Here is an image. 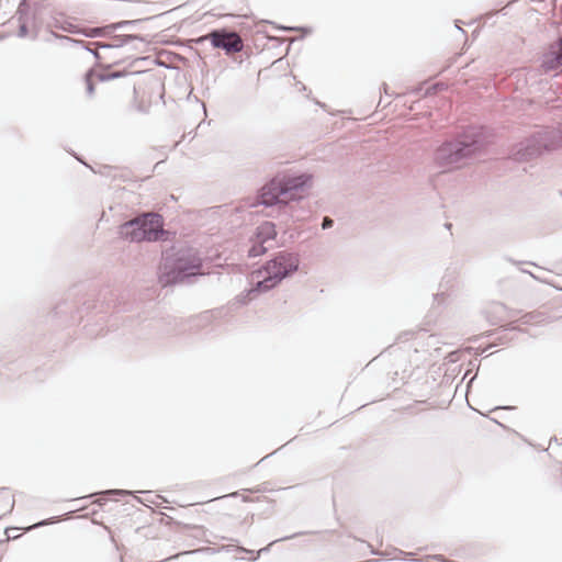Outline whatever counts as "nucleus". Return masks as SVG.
Instances as JSON below:
<instances>
[{"instance_id":"obj_38","label":"nucleus","mask_w":562,"mask_h":562,"mask_svg":"<svg viewBox=\"0 0 562 562\" xmlns=\"http://www.w3.org/2000/svg\"><path fill=\"white\" fill-rule=\"evenodd\" d=\"M236 495H237V493H232V494H229L228 496H233V497H234V496H236Z\"/></svg>"},{"instance_id":"obj_23","label":"nucleus","mask_w":562,"mask_h":562,"mask_svg":"<svg viewBox=\"0 0 562 562\" xmlns=\"http://www.w3.org/2000/svg\"><path fill=\"white\" fill-rule=\"evenodd\" d=\"M32 4V19L37 20V16L41 14L43 5L38 0H35L34 2H31Z\"/></svg>"},{"instance_id":"obj_6","label":"nucleus","mask_w":562,"mask_h":562,"mask_svg":"<svg viewBox=\"0 0 562 562\" xmlns=\"http://www.w3.org/2000/svg\"><path fill=\"white\" fill-rule=\"evenodd\" d=\"M205 40H210L214 48H220L226 55L240 53L244 49V42L239 34L228 29H214L205 35Z\"/></svg>"},{"instance_id":"obj_33","label":"nucleus","mask_w":562,"mask_h":562,"mask_svg":"<svg viewBox=\"0 0 562 562\" xmlns=\"http://www.w3.org/2000/svg\"><path fill=\"white\" fill-rule=\"evenodd\" d=\"M10 530H15V528H7L5 529L7 533H9ZM8 537H10V535H8Z\"/></svg>"},{"instance_id":"obj_1","label":"nucleus","mask_w":562,"mask_h":562,"mask_svg":"<svg viewBox=\"0 0 562 562\" xmlns=\"http://www.w3.org/2000/svg\"><path fill=\"white\" fill-rule=\"evenodd\" d=\"M488 138L487 127L470 125L436 149L435 162L448 170L460 168L485 148Z\"/></svg>"},{"instance_id":"obj_39","label":"nucleus","mask_w":562,"mask_h":562,"mask_svg":"<svg viewBox=\"0 0 562 562\" xmlns=\"http://www.w3.org/2000/svg\"><path fill=\"white\" fill-rule=\"evenodd\" d=\"M177 557H178V555L169 557V559H168V560H172V559H175V558H177Z\"/></svg>"},{"instance_id":"obj_19","label":"nucleus","mask_w":562,"mask_h":562,"mask_svg":"<svg viewBox=\"0 0 562 562\" xmlns=\"http://www.w3.org/2000/svg\"><path fill=\"white\" fill-rule=\"evenodd\" d=\"M102 494L123 497V496L132 495L133 492H131L128 490L113 488V490H106V491L102 492Z\"/></svg>"},{"instance_id":"obj_36","label":"nucleus","mask_w":562,"mask_h":562,"mask_svg":"<svg viewBox=\"0 0 562 562\" xmlns=\"http://www.w3.org/2000/svg\"><path fill=\"white\" fill-rule=\"evenodd\" d=\"M266 459H268V456L262 457L261 461H265Z\"/></svg>"},{"instance_id":"obj_22","label":"nucleus","mask_w":562,"mask_h":562,"mask_svg":"<svg viewBox=\"0 0 562 562\" xmlns=\"http://www.w3.org/2000/svg\"><path fill=\"white\" fill-rule=\"evenodd\" d=\"M447 88V85L443 83V82H436L434 83L432 86H430L427 91H426V94L427 95H430V94H435L437 93L438 91H442Z\"/></svg>"},{"instance_id":"obj_4","label":"nucleus","mask_w":562,"mask_h":562,"mask_svg":"<svg viewBox=\"0 0 562 562\" xmlns=\"http://www.w3.org/2000/svg\"><path fill=\"white\" fill-rule=\"evenodd\" d=\"M203 263L200 257L195 255H180L171 262H166L164 271L159 276V282L162 286L177 284L200 276Z\"/></svg>"},{"instance_id":"obj_8","label":"nucleus","mask_w":562,"mask_h":562,"mask_svg":"<svg viewBox=\"0 0 562 562\" xmlns=\"http://www.w3.org/2000/svg\"><path fill=\"white\" fill-rule=\"evenodd\" d=\"M257 273L262 276L261 280H258L250 289L254 295L266 293L277 288L281 282L276 276H271L268 272H261V269Z\"/></svg>"},{"instance_id":"obj_35","label":"nucleus","mask_w":562,"mask_h":562,"mask_svg":"<svg viewBox=\"0 0 562 562\" xmlns=\"http://www.w3.org/2000/svg\"><path fill=\"white\" fill-rule=\"evenodd\" d=\"M266 459H268V456L262 457L261 461H265Z\"/></svg>"},{"instance_id":"obj_37","label":"nucleus","mask_w":562,"mask_h":562,"mask_svg":"<svg viewBox=\"0 0 562 562\" xmlns=\"http://www.w3.org/2000/svg\"><path fill=\"white\" fill-rule=\"evenodd\" d=\"M266 459H268V456L262 457L261 461H265Z\"/></svg>"},{"instance_id":"obj_31","label":"nucleus","mask_w":562,"mask_h":562,"mask_svg":"<svg viewBox=\"0 0 562 562\" xmlns=\"http://www.w3.org/2000/svg\"><path fill=\"white\" fill-rule=\"evenodd\" d=\"M445 228L448 229V231H451L452 224L449 223V222L445 223Z\"/></svg>"},{"instance_id":"obj_27","label":"nucleus","mask_w":562,"mask_h":562,"mask_svg":"<svg viewBox=\"0 0 562 562\" xmlns=\"http://www.w3.org/2000/svg\"><path fill=\"white\" fill-rule=\"evenodd\" d=\"M13 507H14V498L11 497L10 502H9V510L8 512H11L13 509Z\"/></svg>"},{"instance_id":"obj_13","label":"nucleus","mask_w":562,"mask_h":562,"mask_svg":"<svg viewBox=\"0 0 562 562\" xmlns=\"http://www.w3.org/2000/svg\"><path fill=\"white\" fill-rule=\"evenodd\" d=\"M97 74H98V70H95V69H89L85 74L86 92L89 98L93 97L95 82L99 81L97 79Z\"/></svg>"},{"instance_id":"obj_11","label":"nucleus","mask_w":562,"mask_h":562,"mask_svg":"<svg viewBox=\"0 0 562 562\" xmlns=\"http://www.w3.org/2000/svg\"><path fill=\"white\" fill-rule=\"evenodd\" d=\"M277 237L276 225L272 222H263L260 224L254 234V238L266 244Z\"/></svg>"},{"instance_id":"obj_20","label":"nucleus","mask_w":562,"mask_h":562,"mask_svg":"<svg viewBox=\"0 0 562 562\" xmlns=\"http://www.w3.org/2000/svg\"><path fill=\"white\" fill-rule=\"evenodd\" d=\"M19 23V30H18V37L24 38L29 35V22L25 21H18Z\"/></svg>"},{"instance_id":"obj_14","label":"nucleus","mask_w":562,"mask_h":562,"mask_svg":"<svg viewBox=\"0 0 562 562\" xmlns=\"http://www.w3.org/2000/svg\"><path fill=\"white\" fill-rule=\"evenodd\" d=\"M125 75H127L126 71L102 69V70H98L97 79L100 82H105V81H110V80H114V79L124 77Z\"/></svg>"},{"instance_id":"obj_16","label":"nucleus","mask_w":562,"mask_h":562,"mask_svg":"<svg viewBox=\"0 0 562 562\" xmlns=\"http://www.w3.org/2000/svg\"><path fill=\"white\" fill-rule=\"evenodd\" d=\"M113 32L114 31H110L108 29V25H104V26L91 27V29H89V31L87 33H85V35L93 38V37L108 36V35H111Z\"/></svg>"},{"instance_id":"obj_18","label":"nucleus","mask_w":562,"mask_h":562,"mask_svg":"<svg viewBox=\"0 0 562 562\" xmlns=\"http://www.w3.org/2000/svg\"><path fill=\"white\" fill-rule=\"evenodd\" d=\"M255 297L251 289L243 291L239 295H237L236 301L241 304H248Z\"/></svg>"},{"instance_id":"obj_29","label":"nucleus","mask_w":562,"mask_h":562,"mask_svg":"<svg viewBox=\"0 0 562 562\" xmlns=\"http://www.w3.org/2000/svg\"><path fill=\"white\" fill-rule=\"evenodd\" d=\"M459 22H460L459 20H456V22H454V23H456V27H457V29H458L462 34H464V31L459 26Z\"/></svg>"},{"instance_id":"obj_26","label":"nucleus","mask_w":562,"mask_h":562,"mask_svg":"<svg viewBox=\"0 0 562 562\" xmlns=\"http://www.w3.org/2000/svg\"><path fill=\"white\" fill-rule=\"evenodd\" d=\"M47 524H48V521H47V520H41L40 522L35 524V525L33 526V528H37V527H41V526H45V525H47Z\"/></svg>"},{"instance_id":"obj_2","label":"nucleus","mask_w":562,"mask_h":562,"mask_svg":"<svg viewBox=\"0 0 562 562\" xmlns=\"http://www.w3.org/2000/svg\"><path fill=\"white\" fill-rule=\"evenodd\" d=\"M311 184L312 176L308 173L276 176L258 190L254 205L272 207L299 201L303 198V191Z\"/></svg>"},{"instance_id":"obj_7","label":"nucleus","mask_w":562,"mask_h":562,"mask_svg":"<svg viewBox=\"0 0 562 562\" xmlns=\"http://www.w3.org/2000/svg\"><path fill=\"white\" fill-rule=\"evenodd\" d=\"M307 532L306 531H300V532H295L293 535H290V536H285V537H282V538H279L272 542L269 543L268 547L266 548H262L260 549L256 555H254V551L252 550H248L244 547H238V546H234V544H227V546H223L221 550L223 551H226V552H235V551H239V552H246V553H249L251 554L250 557V560L251 561H256L257 559H259L260 557V553L261 552H266V551H269V548L274 544L276 542H279V541H286V540H290V539H294L296 537H300V536H303V535H306Z\"/></svg>"},{"instance_id":"obj_32","label":"nucleus","mask_w":562,"mask_h":562,"mask_svg":"<svg viewBox=\"0 0 562 562\" xmlns=\"http://www.w3.org/2000/svg\"><path fill=\"white\" fill-rule=\"evenodd\" d=\"M434 559H440L446 562V560L441 555H434ZM448 562V561H447Z\"/></svg>"},{"instance_id":"obj_12","label":"nucleus","mask_w":562,"mask_h":562,"mask_svg":"<svg viewBox=\"0 0 562 562\" xmlns=\"http://www.w3.org/2000/svg\"><path fill=\"white\" fill-rule=\"evenodd\" d=\"M32 4L30 0H21L19 2L15 18L18 21H25L35 24L37 20L32 19Z\"/></svg>"},{"instance_id":"obj_10","label":"nucleus","mask_w":562,"mask_h":562,"mask_svg":"<svg viewBox=\"0 0 562 562\" xmlns=\"http://www.w3.org/2000/svg\"><path fill=\"white\" fill-rule=\"evenodd\" d=\"M543 67L547 70L562 69V40L558 46H551L543 57Z\"/></svg>"},{"instance_id":"obj_24","label":"nucleus","mask_w":562,"mask_h":562,"mask_svg":"<svg viewBox=\"0 0 562 562\" xmlns=\"http://www.w3.org/2000/svg\"><path fill=\"white\" fill-rule=\"evenodd\" d=\"M398 555L394 557L393 559H400V560H411L413 553L412 552H405L402 550L397 551Z\"/></svg>"},{"instance_id":"obj_30","label":"nucleus","mask_w":562,"mask_h":562,"mask_svg":"<svg viewBox=\"0 0 562 562\" xmlns=\"http://www.w3.org/2000/svg\"><path fill=\"white\" fill-rule=\"evenodd\" d=\"M491 413H492V411H488L487 413H480V414H481L482 416H485V417H487V418L492 419V417H491Z\"/></svg>"},{"instance_id":"obj_17","label":"nucleus","mask_w":562,"mask_h":562,"mask_svg":"<svg viewBox=\"0 0 562 562\" xmlns=\"http://www.w3.org/2000/svg\"><path fill=\"white\" fill-rule=\"evenodd\" d=\"M140 20H125V21H120V22H116V23H111V24H108V29L110 31H116V30H120V29H124V27H128V26H133L137 23H139Z\"/></svg>"},{"instance_id":"obj_28","label":"nucleus","mask_w":562,"mask_h":562,"mask_svg":"<svg viewBox=\"0 0 562 562\" xmlns=\"http://www.w3.org/2000/svg\"><path fill=\"white\" fill-rule=\"evenodd\" d=\"M382 90H383V92H384L386 95H389V94H390V93H389V87H387V85H386V83H383V85H382Z\"/></svg>"},{"instance_id":"obj_3","label":"nucleus","mask_w":562,"mask_h":562,"mask_svg":"<svg viewBox=\"0 0 562 562\" xmlns=\"http://www.w3.org/2000/svg\"><path fill=\"white\" fill-rule=\"evenodd\" d=\"M164 217L156 212H144L117 227L120 238L130 243L164 240Z\"/></svg>"},{"instance_id":"obj_9","label":"nucleus","mask_w":562,"mask_h":562,"mask_svg":"<svg viewBox=\"0 0 562 562\" xmlns=\"http://www.w3.org/2000/svg\"><path fill=\"white\" fill-rule=\"evenodd\" d=\"M134 42L144 43L145 40L139 34L113 35L111 43H100L98 46L100 48H120L128 44H134Z\"/></svg>"},{"instance_id":"obj_15","label":"nucleus","mask_w":562,"mask_h":562,"mask_svg":"<svg viewBox=\"0 0 562 562\" xmlns=\"http://www.w3.org/2000/svg\"><path fill=\"white\" fill-rule=\"evenodd\" d=\"M267 250L268 248L265 246L263 243L257 240L256 238H252L251 246L249 247L247 252L249 258H255L266 254Z\"/></svg>"},{"instance_id":"obj_40","label":"nucleus","mask_w":562,"mask_h":562,"mask_svg":"<svg viewBox=\"0 0 562 562\" xmlns=\"http://www.w3.org/2000/svg\"><path fill=\"white\" fill-rule=\"evenodd\" d=\"M2 38V36L0 35V40Z\"/></svg>"},{"instance_id":"obj_25","label":"nucleus","mask_w":562,"mask_h":562,"mask_svg":"<svg viewBox=\"0 0 562 562\" xmlns=\"http://www.w3.org/2000/svg\"><path fill=\"white\" fill-rule=\"evenodd\" d=\"M334 226V220H331L330 217H327L325 216L322 221V228L323 229H328V228H331Z\"/></svg>"},{"instance_id":"obj_5","label":"nucleus","mask_w":562,"mask_h":562,"mask_svg":"<svg viewBox=\"0 0 562 562\" xmlns=\"http://www.w3.org/2000/svg\"><path fill=\"white\" fill-rule=\"evenodd\" d=\"M300 267V257L295 252L280 250L261 267V272H268L280 279V282L292 277Z\"/></svg>"},{"instance_id":"obj_21","label":"nucleus","mask_w":562,"mask_h":562,"mask_svg":"<svg viewBox=\"0 0 562 562\" xmlns=\"http://www.w3.org/2000/svg\"><path fill=\"white\" fill-rule=\"evenodd\" d=\"M276 29L278 30H282V31H303L305 34H308L311 33V29L307 27V26H284V25H278L276 26Z\"/></svg>"},{"instance_id":"obj_34","label":"nucleus","mask_w":562,"mask_h":562,"mask_svg":"<svg viewBox=\"0 0 562 562\" xmlns=\"http://www.w3.org/2000/svg\"><path fill=\"white\" fill-rule=\"evenodd\" d=\"M317 104H318L319 106H322V108H325V106H326V105H325V103L317 102Z\"/></svg>"}]
</instances>
